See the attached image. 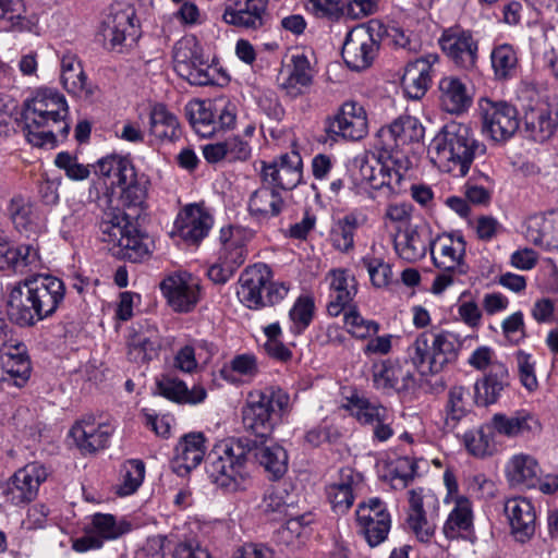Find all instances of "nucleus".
<instances>
[{"label": "nucleus", "instance_id": "1", "mask_svg": "<svg viewBox=\"0 0 558 558\" xmlns=\"http://www.w3.org/2000/svg\"><path fill=\"white\" fill-rule=\"evenodd\" d=\"M69 108L63 95L50 88H41L24 102L22 119L25 137L36 147L53 148L70 132L66 121Z\"/></svg>", "mask_w": 558, "mask_h": 558}, {"label": "nucleus", "instance_id": "2", "mask_svg": "<svg viewBox=\"0 0 558 558\" xmlns=\"http://www.w3.org/2000/svg\"><path fill=\"white\" fill-rule=\"evenodd\" d=\"M485 154L486 145L476 138L472 129L456 121L441 126L427 148L435 167L458 178L465 177L474 159Z\"/></svg>", "mask_w": 558, "mask_h": 558}, {"label": "nucleus", "instance_id": "3", "mask_svg": "<svg viewBox=\"0 0 558 558\" xmlns=\"http://www.w3.org/2000/svg\"><path fill=\"white\" fill-rule=\"evenodd\" d=\"M251 451L252 440L247 438H227L217 442L206 459V473L210 481L226 492L238 490L244 481Z\"/></svg>", "mask_w": 558, "mask_h": 558}, {"label": "nucleus", "instance_id": "4", "mask_svg": "<svg viewBox=\"0 0 558 558\" xmlns=\"http://www.w3.org/2000/svg\"><path fill=\"white\" fill-rule=\"evenodd\" d=\"M461 341L450 331L425 330L407 349L408 360L422 375L438 374L458 360Z\"/></svg>", "mask_w": 558, "mask_h": 558}, {"label": "nucleus", "instance_id": "5", "mask_svg": "<svg viewBox=\"0 0 558 558\" xmlns=\"http://www.w3.org/2000/svg\"><path fill=\"white\" fill-rule=\"evenodd\" d=\"M291 407L289 393L278 386L253 391L242 411L243 426L256 437L266 438Z\"/></svg>", "mask_w": 558, "mask_h": 558}, {"label": "nucleus", "instance_id": "6", "mask_svg": "<svg viewBox=\"0 0 558 558\" xmlns=\"http://www.w3.org/2000/svg\"><path fill=\"white\" fill-rule=\"evenodd\" d=\"M465 250L466 242L460 233H442L432 238V259L434 265L442 270L433 281V293H442L454 282L456 277L466 274Z\"/></svg>", "mask_w": 558, "mask_h": 558}, {"label": "nucleus", "instance_id": "7", "mask_svg": "<svg viewBox=\"0 0 558 558\" xmlns=\"http://www.w3.org/2000/svg\"><path fill=\"white\" fill-rule=\"evenodd\" d=\"M440 501L428 489L414 488L408 492L405 524L417 541L428 543L434 537L439 518Z\"/></svg>", "mask_w": 558, "mask_h": 558}, {"label": "nucleus", "instance_id": "8", "mask_svg": "<svg viewBox=\"0 0 558 558\" xmlns=\"http://www.w3.org/2000/svg\"><path fill=\"white\" fill-rule=\"evenodd\" d=\"M132 220H122L120 215H116L110 220L101 221L100 230L104 241L118 245L130 262L140 263L150 255L153 242Z\"/></svg>", "mask_w": 558, "mask_h": 558}, {"label": "nucleus", "instance_id": "9", "mask_svg": "<svg viewBox=\"0 0 558 558\" xmlns=\"http://www.w3.org/2000/svg\"><path fill=\"white\" fill-rule=\"evenodd\" d=\"M173 62L175 72L191 85L215 83L216 69L205 59L203 47L195 37H184L174 45Z\"/></svg>", "mask_w": 558, "mask_h": 558}, {"label": "nucleus", "instance_id": "10", "mask_svg": "<svg viewBox=\"0 0 558 558\" xmlns=\"http://www.w3.org/2000/svg\"><path fill=\"white\" fill-rule=\"evenodd\" d=\"M357 533L371 547L381 544L391 529V515L386 504L378 497L360 502L355 510Z\"/></svg>", "mask_w": 558, "mask_h": 558}, {"label": "nucleus", "instance_id": "11", "mask_svg": "<svg viewBox=\"0 0 558 558\" xmlns=\"http://www.w3.org/2000/svg\"><path fill=\"white\" fill-rule=\"evenodd\" d=\"M480 108L483 119V131L495 142L511 138L519 129L518 110L511 104L499 100L482 99Z\"/></svg>", "mask_w": 558, "mask_h": 558}, {"label": "nucleus", "instance_id": "12", "mask_svg": "<svg viewBox=\"0 0 558 558\" xmlns=\"http://www.w3.org/2000/svg\"><path fill=\"white\" fill-rule=\"evenodd\" d=\"M439 45L447 58L459 69L471 71L478 60V39L470 29L452 26L445 29Z\"/></svg>", "mask_w": 558, "mask_h": 558}, {"label": "nucleus", "instance_id": "13", "mask_svg": "<svg viewBox=\"0 0 558 558\" xmlns=\"http://www.w3.org/2000/svg\"><path fill=\"white\" fill-rule=\"evenodd\" d=\"M268 0H226L222 21L240 31L264 29L269 21Z\"/></svg>", "mask_w": 558, "mask_h": 558}, {"label": "nucleus", "instance_id": "14", "mask_svg": "<svg viewBox=\"0 0 558 558\" xmlns=\"http://www.w3.org/2000/svg\"><path fill=\"white\" fill-rule=\"evenodd\" d=\"M350 404L352 415L362 426L369 428L374 442H386L393 436L395 416L386 407L364 397L351 398Z\"/></svg>", "mask_w": 558, "mask_h": 558}, {"label": "nucleus", "instance_id": "15", "mask_svg": "<svg viewBox=\"0 0 558 558\" xmlns=\"http://www.w3.org/2000/svg\"><path fill=\"white\" fill-rule=\"evenodd\" d=\"M326 133L332 140L360 141L368 133L367 114L356 101H345L333 117L326 121Z\"/></svg>", "mask_w": 558, "mask_h": 558}, {"label": "nucleus", "instance_id": "16", "mask_svg": "<svg viewBox=\"0 0 558 558\" xmlns=\"http://www.w3.org/2000/svg\"><path fill=\"white\" fill-rule=\"evenodd\" d=\"M262 183H266L278 191H292L303 178V160L301 155L291 150L281 154L271 162H263L260 171Z\"/></svg>", "mask_w": 558, "mask_h": 558}, {"label": "nucleus", "instance_id": "17", "mask_svg": "<svg viewBox=\"0 0 558 558\" xmlns=\"http://www.w3.org/2000/svg\"><path fill=\"white\" fill-rule=\"evenodd\" d=\"M48 476L46 468L37 462L28 463L19 469L2 486L5 500L21 506L33 501L39 486Z\"/></svg>", "mask_w": 558, "mask_h": 558}, {"label": "nucleus", "instance_id": "18", "mask_svg": "<svg viewBox=\"0 0 558 558\" xmlns=\"http://www.w3.org/2000/svg\"><path fill=\"white\" fill-rule=\"evenodd\" d=\"M137 23L133 5L124 2L112 4L102 23L105 46L117 49L122 47L129 38L134 41L137 37Z\"/></svg>", "mask_w": 558, "mask_h": 558}, {"label": "nucleus", "instance_id": "19", "mask_svg": "<svg viewBox=\"0 0 558 558\" xmlns=\"http://www.w3.org/2000/svg\"><path fill=\"white\" fill-rule=\"evenodd\" d=\"M32 362L27 347L19 340L4 341L0 345V381L24 387L31 378Z\"/></svg>", "mask_w": 558, "mask_h": 558}, {"label": "nucleus", "instance_id": "20", "mask_svg": "<svg viewBox=\"0 0 558 558\" xmlns=\"http://www.w3.org/2000/svg\"><path fill=\"white\" fill-rule=\"evenodd\" d=\"M378 51V43L371 29L365 26L353 27L342 46V58L345 64L355 71L368 68Z\"/></svg>", "mask_w": 558, "mask_h": 558}, {"label": "nucleus", "instance_id": "21", "mask_svg": "<svg viewBox=\"0 0 558 558\" xmlns=\"http://www.w3.org/2000/svg\"><path fill=\"white\" fill-rule=\"evenodd\" d=\"M28 277L34 293L37 320L41 322L51 317L62 304L65 286L61 279L48 274H36Z\"/></svg>", "mask_w": 558, "mask_h": 558}, {"label": "nucleus", "instance_id": "22", "mask_svg": "<svg viewBox=\"0 0 558 558\" xmlns=\"http://www.w3.org/2000/svg\"><path fill=\"white\" fill-rule=\"evenodd\" d=\"M7 214L16 231L26 238H36L46 231V218L26 195H13L7 204Z\"/></svg>", "mask_w": 558, "mask_h": 558}, {"label": "nucleus", "instance_id": "23", "mask_svg": "<svg viewBox=\"0 0 558 558\" xmlns=\"http://www.w3.org/2000/svg\"><path fill=\"white\" fill-rule=\"evenodd\" d=\"M160 290L173 311L191 312L199 301V284L192 275L173 274L160 282Z\"/></svg>", "mask_w": 558, "mask_h": 558}, {"label": "nucleus", "instance_id": "24", "mask_svg": "<svg viewBox=\"0 0 558 558\" xmlns=\"http://www.w3.org/2000/svg\"><path fill=\"white\" fill-rule=\"evenodd\" d=\"M114 427L107 422H98L94 416H84L70 429L69 435L73 438L76 447L83 453H95L106 449Z\"/></svg>", "mask_w": 558, "mask_h": 558}, {"label": "nucleus", "instance_id": "25", "mask_svg": "<svg viewBox=\"0 0 558 558\" xmlns=\"http://www.w3.org/2000/svg\"><path fill=\"white\" fill-rule=\"evenodd\" d=\"M29 277L9 284L7 314L9 319L20 327H33L37 320V311L32 286H29Z\"/></svg>", "mask_w": 558, "mask_h": 558}, {"label": "nucleus", "instance_id": "26", "mask_svg": "<svg viewBox=\"0 0 558 558\" xmlns=\"http://www.w3.org/2000/svg\"><path fill=\"white\" fill-rule=\"evenodd\" d=\"M213 225L214 218L204 206L190 204L178 214L174 232L183 241L197 244L208 235Z\"/></svg>", "mask_w": 558, "mask_h": 558}, {"label": "nucleus", "instance_id": "27", "mask_svg": "<svg viewBox=\"0 0 558 558\" xmlns=\"http://www.w3.org/2000/svg\"><path fill=\"white\" fill-rule=\"evenodd\" d=\"M271 279V270L265 264L246 267L239 278L236 294L246 307L257 310L264 307L266 286Z\"/></svg>", "mask_w": 558, "mask_h": 558}, {"label": "nucleus", "instance_id": "28", "mask_svg": "<svg viewBox=\"0 0 558 558\" xmlns=\"http://www.w3.org/2000/svg\"><path fill=\"white\" fill-rule=\"evenodd\" d=\"M558 130V106L537 104L529 107L523 116L525 137L536 143L551 138Z\"/></svg>", "mask_w": 558, "mask_h": 558}, {"label": "nucleus", "instance_id": "29", "mask_svg": "<svg viewBox=\"0 0 558 558\" xmlns=\"http://www.w3.org/2000/svg\"><path fill=\"white\" fill-rule=\"evenodd\" d=\"M425 129L420 120L412 116H400L389 125L383 126L378 137L385 150H395L412 143H418L424 137Z\"/></svg>", "mask_w": 558, "mask_h": 558}, {"label": "nucleus", "instance_id": "30", "mask_svg": "<svg viewBox=\"0 0 558 558\" xmlns=\"http://www.w3.org/2000/svg\"><path fill=\"white\" fill-rule=\"evenodd\" d=\"M129 531V525L117 523L111 514L96 513L93 515L92 527L85 535L75 539L73 549L77 553H85L90 549H98L105 539H113Z\"/></svg>", "mask_w": 558, "mask_h": 558}, {"label": "nucleus", "instance_id": "31", "mask_svg": "<svg viewBox=\"0 0 558 558\" xmlns=\"http://www.w3.org/2000/svg\"><path fill=\"white\" fill-rule=\"evenodd\" d=\"M326 280L329 282V299L327 312L330 316H339L350 307L357 293V282L349 270L343 268L331 269Z\"/></svg>", "mask_w": 558, "mask_h": 558}, {"label": "nucleus", "instance_id": "32", "mask_svg": "<svg viewBox=\"0 0 558 558\" xmlns=\"http://www.w3.org/2000/svg\"><path fill=\"white\" fill-rule=\"evenodd\" d=\"M315 70L304 52L293 53L282 71L280 87L292 98L303 95L313 84Z\"/></svg>", "mask_w": 558, "mask_h": 558}, {"label": "nucleus", "instance_id": "33", "mask_svg": "<svg viewBox=\"0 0 558 558\" xmlns=\"http://www.w3.org/2000/svg\"><path fill=\"white\" fill-rule=\"evenodd\" d=\"M438 101L444 111L459 116L472 106L473 95L462 78L447 75L438 82Z\"/></svg>", "mask_w": 558, "mask_h": 558}, {"label": "nucleus", "instance_id": "34", "mask_svg": "<svg viewBox=\"0 0 558 558\" xmlns=\"http://www.w3.org/2000/svg\"><path fill=\"white\" fill-rule=\"evenodd\" d=\"M504 511L515 539L525 542L533 536L536 514L530 500L523 497L510 498L505 502Z\"/></svg>", "mask_w": 558, "mask_h": 558}, {"label": "nucleus", "instance_id": "35", "mask_svg": "<svg viewBox=\"0 0 558 558\" xmlns=\"http://www.w3.org/2000/svg\"><path fill=\"white\" fill-rule=\"evenodd\" d=\"M489 423L495 434L507 438L524 437L541 428L538 420L526 410H518L511 414L495 413Z\"/></svg>", "mask_w": 558, "mask_h": 558}, {"label": "nucleus", "instance_id": "36", "mask_svg": "<svg viewBox=\"0 0 558 558\" xmlns=\"http://www.w3.org/2000/svg\"><path fill=\"white\" fill-rule=\"evenodd\" d=\"M432 235L426 227H410L399 232L393 242L397 255L408 263L425 257L430 247Z\"/></svg>", "mask_w": 558, "mask_h": 558}, {"label": "nucleus", "instance_id": "37", "mask_svg": "<svg viewBox=\"0 0 558 558\" xmlns=\"http://www.w3.org/2000/svg\"><path fill=\"white\" fill-rule=\"evenodd\" d=\"M541 473L537 459L525 452L511 456L505 464V475L511 487H535Z\"/></svg>", "mask_w": 558, "mask_h": 558}, {"label": "nucleus", "instance_id": "38", "mask_svg": "<svg viewBox=\"0 0 558 558\" xmlns=\"http://www.w3.org/2000/svg\"><path fill=\"white\" fill-rule=\"evenodd\" d=\"M252 236L251 230L240 226L222 228L220 231L222 248L219 259L236 271L246 259L245 245Z\"/></svg>", "mask_w": 558, "mask_h": 558}, {"label": "nucleus", "instance_id": "39", "mask_svg": "<svg viewBox=\"0 0 558 558\" xmlns=\"http://www.w3.org/2000/svg\"><path fill=\"white\" fill-rule=\"evenodd\" d=\"M284 207L281 192L266 183L251 194L247 203L250 215L260 223L279 216Z\"/></svg>", "mask_w": 558, "mask_h": 558}, {"label": "nucleus", "instance_id": "40", "mask_svg": "<svg viewBox=\"0 0 558 558\" xmlns=\"http://www.w3.org/2000/svg\"><path fill=\"white\" fill-rule=\"evenodd\" d=\"M473 532L472 502L466 497L458 496L453 499V507L444 523L442 533L448 539H470Z\"/></svg>", "mask_w": 558, "mask_h": 558}, {"label": "nucleus", "instance_id": "41", "mask_svg": "<svg viewBox=\"0 0 558 558\" xmlns=\"http://www.w3.org/2000/svg\"><path fill=\"white\" fill-rule=\"evenodd\" d=\"M157 390L163 398L179 404H199L207 398L206 389L201 385H194L191 389L174 375H161L156 383Z\"/></svg>", "mask_w": 558, "mask_h": 558}, {"label": "nucleus", "instance_id": "42", "mask_svg": "<svg viewBox=\"0 0 558 558\" xmlns=\"http://www.w3.org/2000/svg\"><path fill=\"white\" fill-rule=\"evenodd\" d=\"M205 452V436L202 433H191L183 436L175 447L174 472L179 475H185L199 465Z\"/></svg>", "mask_w": 558, "mask_h": 558}, {"label": "nucleus", "instance_id": "43", "mask_svg": "<svg viewBox=\"0 0 558 558\" xmlns=\"http://www.w3.org/2000/svg\"><path fill=\"white\" fill-rule=\"evenodd\" d=\"M148 180L144 175L134 173L125 184H121L120 204L128 210L120 219H137L147 208Z\"/></svg>", "mask_w": 558, "mask_h": 558}, {"label": "nucleus", "instance_id": "44", "mask_svg": "<svg viewBox=\"0 0 558 558\" xmlns=\"http://www.w3.org/2000/svg\"><path fill=\"white\" fill-rule=\"evenodd\" d=\"M432 72L429 58H420L409 62L401 78L405 96L413 100L421 99L430 85Z\"/></svg>", "mask_w": 558, "mask_h": 558}, {"label": "nucleus", "instance_id": "45", "mask_svg": "<svg viewBox=\"0 0 558 558\" xmlns=\"http://www.w3.org/2000/svg\"><path fill=\"white\" fill-rule=\"evenodd\" d=\"M509 385V372L504 363H495L492 369L475 384V402L478 405L494 404Z\"/></svg>", "mask_w": 558, "mask_h": 558}, {"label": "nucleus", "instance_id": "46", "mask_svg": "<svg viewBox=\"0 0 558 558\" xmlns=\"http://www.w3.org/2000/svg\"><path fill=\"white\" fill-rule=\"evenodd\" d=\"M252 451L260 466L264 468L269 480L281 478L288 471V453L286 449L277 444L256 445L252 441Z\"/></svg>", "mask_w": 558, "mask_h": 558}, {"label": "nucleus", "instance_id": "47", "mask_svg": "<svg viewBox=\"0 0 558 558\" xmlns=\"http://www.w3.org/2000/svg\"><path fill=\"white\" fill-rule=\"evenodd\" d=\"M149 133L161 142H174L181 136L180 123L163 104H155L149 111Z\"/></svg>", "mask_w": 558, "mask_h": 558}, {"label": "nucleus", "instance_id": "48", "mask_svg": "<svg viewBox=\"0 0 558 558\" xmlns=\"http://www.w3.org/2000/svg\"><path fill=\"white\" fill-rule=\"evenodd\" d=\"M161 347L159 332L156 328L135 331L128 342L129 360L135 363H145L158 355Z\"/></svg>", "mask_w": 558, "mask_h": 558}, {"label": "nucleus", "instance_id": "49", "mask_svg": "<svg viewBox=\"0 0 558 558\" xmlns=\"http://www.w3.org/2000/svg\"><path fill=\"white\" fill-rule=\"evenodd\" d=\"M367 222V216L361 211H351L338 220L331 231L332 246L348 253L354 247L355 231Z\"/></svg>", "mask_w": 558, "mask_h": 558}, {"label": "nucleus", "instance_id": "50", "mask_svg": "<svg viewBox=\"0 0 558 558\" xmlns=\"http://www.w3.org/2000/svg\"><path fill=\"white\" fill-rule=\"evenodd\" d=\"M61 81L64 88L74 95L93 94L87 77L76 54L66 52L61 58Z\"/></svg>", "mask_w": 558, "mask_h": 558}, {"label": "nucleus", "instance_id": "51", "mask_svg": "<svg viewBox=\"0 0 558 558\" xmlns=\"http://www.w3.org/2000/svg\"><path fill=\"white\" fill-rule=\"evenodd\" d=\"M95 173L108 180L111 185L120 187L130 179H134L136 171L130 159L119 155H110L97 161Z\"/></svg>", "mask_w": 558, "mask_h": 558}, {"label": "nucleus", "instance_id": "52", "mask_svg": "<svg viewBox=\"0 0 558 558\" xmlns=\"http://www.w3.org/2000/svg\"><path fill=\"white\" fill-rule=\"evenodd\" d=\"M186 117L194 131L202 137L211 136L217 130L214 104L192 100L185 106Z\"/></svg>", "mask_w": 558, "mask_h": 558}, {"label": "nucleus", "instance_id": "53", "mask_svg": "<svg viewBox=\"0 0 558 558\" xmlns=\"http://www.w3.org/2000/svg\"><path fill=\"white\" fill-rule=\"evenodd\" d=\"M463 444L466 451L475 458L492 457L497 451L495 432L489 421L475 429L464 433Z\"/></svg>", "mask_w": 558, "mask_h": 558}, {"label": "nucleus", "instance_id": "54", "mask_svg": "<svg viewBox=\"0 0 558 558\" xmlns=\"http://www.w3.org/2000/svg\"><path fill=\"white\" fill-rule=\"evenodd\" d=\"M556 220L543 214L532 215L524 221L523 234L536 246L550 247L555 242Z\"/></svg>", "mask_w": 558, "mask_h": 558}, {"label": "nucleus", "instance_id": "55", "mask_svg": "<svg viewBox=\"0 0 558 558\" xmlns=\"http://www.w3.org/2000/svg\"><path fill=\"white\" fill-rule=\"evenodd\" d=\"M490 62L495 80L505 82L515 76L519 59L512 45L504 43L494 46Z\"/></svg>", "mask_w": 558, "mask_h": 558}, {"label": "nucleus", "instance_id": "56", "mask_svg": "<svg viewBox=\"0 0 558 558\" xmlns=\"http://www.w3.org/2000/svg\"><path fill=\"white\" fill-rule=\"evenodd\" d=\"M354 476L350 469L343 470L339 483L328 486L327 496L337 513H345L354 502Z\"/></svg>", "mask_w": 558, "mask_h": 558}, {"label": "nucleus", "instance_id": "57", "mask_svg": "<svg viewBox=\"0 0 558 558\" xmlns=\"http://www.w3.org/2000/svg\"><path fill=\"white\" fill-rule=\"evenodd\" d=\"M469 396V390L461 386L452 387L449 390L444 422L445 432H454L459 422L466 415V400Z\"/></svg>", "mask_w": 558, "mask_h": 558}, {"label": "nucleus", "instance_id": "58", "mask_svg": "<svg viewBox=\"0 0 558 558\" xmlns=\"http://www.w3.org/2000/svg\"><path fill=\"white\" fill-rule=\"evenodd\" d=\"M5 264V270L23 272L36 269L40 266L38 250L32 244L13 246L10 243Z\"/></svg>", "mask_w": 558, "mask_h": 558}, {"label": "nucleus", "instance_id": "59", "mask_svg": "<svg viewBox=\"0 0 558 558\" xmlns=\"http://www.w3.org/2000/svg\"><path fill=\"white\" fill-rule=\"evenodd\" d=\"M400 363L392 360H384L373 364L374 387L384 392L398 391Z\"/></svg>", "mask_w": 558, "mask_h": 558}, {"label": "nucleus", "instance_id": "60", "mask_svg": "<svg viewBox=\"0 0 558 558\" xmlns=\"http://www.w3.org/2000/svg\"><path fill=\"white\" fill-rule=\"evenodd\" d=\"M315 304L310 295H301L289 311L290 331L294 336L301 335L312 323Z\"/></svg>", "mask_w": 558, "mask_h": 558}, {"label": "nucleus", "instance_id": "61", "mask_svg": "<svg viewBox=\"0 0 558 558\" xmlns=\"http://www.w3.org/2000/svg\"><path fill=\"white\" fill-rule=\"evenodd\" d=\"M463 193L469 203L486 207L492 202L494 181L487 174L481 173L478 180L471 178L465 182Z\"/></svg>", "mask_w": 558, "mask_h": 558}, {"label": "nucleus", "instance_id": "62", "mask_svg": "<svg viewBox=\"0 0 558 558\" xmlns=\"http://www.w3.org/2000/svg\"><path fill=\"white\" fill-rule=\"evenodd\" d=\"M343 323L347 331L356 339H368L379 331V324L361 315L355 307L344 310Z\"/></svg>", "mask_w": 558, "mask_h": 558}, {"label": "nucleus", "instance_id": "63", "mask_svg": "<svg viewBox=\"0 0 558 558\" xmlns=\"http://www.w3.org/2000/svg\"><path fill=\"white\" fill-rule=\"evenodd\" d=\"M145 477V464L142 460L126 461L121 469V483L118 487L120 496H129L135 493Z\"/></svg>", "mask_w": 558, "mask_h": 558}, {"label": "nucleus", "instance_id": "64", "mask_svg": "<svg viewBox=\"0 0 558 558\" xmlns=\"http://www.w3.org/2000/svg\"><path fill=\"white\" fill-rule=\"evenodd\" d=\"M290 495L287 489L275 487L268 489L260 504L262 511L272 520H279L288 515Z\"/></svg>", "mask_w": 558, "mask_h": 558}]
</instances>
